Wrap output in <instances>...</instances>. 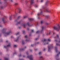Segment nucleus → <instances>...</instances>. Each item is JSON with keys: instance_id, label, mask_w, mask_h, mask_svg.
<instances>
[{"instance_id": "nucleus-1", "label": "nucleus", "mask_w": 60, "mask_h": 60, "mask_svg": "<svg viewBox=\"0 0 60 60\" xmlns=\"http://www.w3.org/2000/svg\"><path fill=\"white\" fill-rule=\"evenodd\" d=\"M2 33L3 34L4 36L5 37H6V36H7L8 35H10V33H11V31L10 30L8 31H6L4 29L2 30Z\"/></svg>"}, {"instance_id": "nucleus-2", "label": "nucleus", "mask_w": 60, "mask_h": 60, "mask_svg": "<svg viewBox=\"0 0 60 60\" xmlns=\"http://www.w3.org/2000/svg\"><path fill=\"white\" fill-rule=\"evenodd\" d=\"M54 28L55 30L57 31H58L60 30V25H58V26H55L54 27Z\"/></svg>"}, {"instance_id": "nucleus-3", "label": "nucleus", "mask_w": 60, "mask_h": 60, "mask_svg": "<svg viewBox=\"0 0 60 60\" xmlns=\"http://www.w3.org/2000/svg\"><path fill=\"white\" fill-rule=\"evenodd\" d=\"M27 25L28 26H31V24H30V23H29V22H27V24L24 23L23 24H22V26H23L24 28H25V27H26V26Z\"/></svg>"}, {"instance_id": "nucleus-4", "label": "nucleus", "mask_w": 60, "mask_h": 60, "mask_svg": "<svg viewBox=\"0 0 60 60\" xmlns=\"http://www.w3.org/2000/svg\"><path fill=\"white\" fill-rule=\"evenodd\" d=\"M48 51H50V50H51V49L53 48V46H52L51 45H50V46H49L48 47Z\"/></svg>"}, {"instance_id": "nucleus-5", "label": "nucleus", "mask_w": 60, "mask_h": 60, "mask_svg": "<svg viewBox=\"0 0 60 60\" xmlns=\"http://www.w3.org/2000/svg\"><path fill=\"white\" fill-rule=\"evenodd\" d=\"M42 11L41 9H40V12L38 14V16L39 17V16L41 15H42Z\"/></svg>"}, {"instance_id": "nucleus-6", "label": "nucleus", "mask_w": 60, "mask_h": 60, "mask_svg": "<svg viewBox=\"0 0 60 60\" xmlns=\"http://www.w3.org/2000/svg\"><path fill=\"white\" fill-rule=\"evenodd\" d=\"M27 58H29L30 60H33V56L32 55H30V56H27Z\"/></svg>"}, {"instance_id": "nucleus-7", "label": "nucleus", "mask_w": 60, "mask_h": 60, "mask_svg": "<svg viewBox=\"0 0 60 60\" xmlns=\"http://www.w3.org/2000/svg\"><path fill=\"white\" fill-rule=\"evenodd\" d=\"M25 38H26V41H29V40H28V36L27 35H26L25 36Z\"/></svg>"}, {"instance_id": "nucleus-8", "label": "nucleus", "mask_w": 60, "mask_h": 60, "mask_svg": "<svg viewBox=\"0 0 60 60\" xmlns=\"http://www.w3.org/2000/svg\"><path fill=\"white\" fill-rule=\"evenodd\" d=\"M34 0H30V5H31L33 4L34 3Z\"/></svg>"}, {"instance_id": "nucleus-9", "label": "nucleus", "mask_w": 60, "mask_h": 60, "mask_svg": "<svg viewBox=\"0 0 60 60\" xmlns=\"http://www.w3.org/2000/svg\"><path fill=\"white\" fill-rule=\"evenodd\" d=\"M42 29L40 30V32L41 33L43 32V30H44V26H42Z\"/></svg>"}, {"instance_id": "nucleus-10", "label": "nucleus", "mask_w": 60, "mask_h": 60, "mask_svg": "<svg viewBox=\"0 0 60 60\" xmlns=\"http://www.w3.org/2000/svg\"><path fill=\"white\" fill-rule=\"evenodd\" d=\"M10 46H11V44H9V45H7V46H4V48H5L6 49H7L8 48V47H10Z\"/></svg>"}, {"instance_id": "nucleus-11", "label": "nucleus", "mask_w": 60, "mask_h": 60, "mask_svg": "<svg viewBox=\"0 0 60 60\" xmlns=\"http://www.w3.org/2000/svg\"><path fill=\"white\" fill-rule=\"evenodd\" d=\"M46 11H45V12H46V11L47 12H49V13H50V12H51V11L50 10H48L47 9H46Z\"/></svg>"}, {"instance_id": "nucleus-12", "label": "nucleus", "mask_w": 60, "mask_h": 60, "mask_svg": "<svg viewBox=\"0 0 60 60\" xmlns=\"http://www.w3.org/2000/svg\"><path fill=\"white\" fill-rule=\"evenodd\" d=\"M19 37H18L17 38V39L16 40H15H15H14L15 41H19Z\"/></svg>"}, {"instance_id": "nucleus-13", "label": "nucleus", "mask_w": 60, "mask_h": 60, "mask_svg": "<svg viewBox=\"0 0 60 60\" xmlns=\"http://www.w3.org/2000/svg\"><path fill=\"white\" fill-rule=\"evenodd\" d=\"M2 20L4 23H5L6 21H5V20H4V18H2Z\"/></svg>"}, {"instance_id": "nucleus-14", "label": "nucleus", "mask_w": 60, "mask_h": 60, "mask_svg": "<svg viewBox=\"0 0 60 60\" xmlns=\"http://www.w3.org/2000/svg\"><path fill=\"white\" fill-rule=\"evenodd\" d=\"M39 58L40 59H42L43 60V57L42 56H40L39 57Z\"/></svg>"}, {"instance_id": "nucleus-15", "label": "nucleus", "mask_w": 60, "mask_h": 60, "mask_svg": "<svg viewBox=\"0 0 60 60\" xmlns=\"http://www.w3.org/2000/svg\"><path fill=\"white\" fill-rule=\"evenodd\" d=\"M28 16L27 15H25L23 16V18L24 19H26V18H27Z\"/></svg>"}, {"instance_id": "nucleus-16", "label": "nucleus", "mask_w": 60, "mask_h": 60, "mask_svg": "<svg viewBox=\"0 0 60 60\" xmlns=\"http://www.w3.org/2000/svg\"><path fill=\"white\" fill-rule=\"evenodd\" d=\"M20 22H17L16 24V25H19V24H20Z\"/></svg>"}, {"instance_id": "nucleus-17", "label": "nucleus", "mask_w": 60, "mask_h": 60, "mask_svg": "<svg viewBox=\"0 0 60 60\" xmlns=\"http://www.w3.org/2000/svg\"><path fill=\"white\" fill-rule=\"evenodd\" d=\"M25 49V48L24 49H19V51H22V50H24Z\"/></svg>"}, {"instance_id": "nucleus-18", "label": "nucleus", "mask_w": 60, "mask_h": 60, "mask_svg": "<svg viewBox=\"0 0 60 60\" xmlns=\"http://www.w3.org/2000/svg\"><path fill=\"white\" fill-rule=\"evenodd\" d=\"M45 17L46 18H49V15H45Z\"/></svg>"}, {"instance_id": "nucleus-19", "label": "nucleus", "mask_w": 60, "mask_h": 60, "mask_svg": "<svg viewBox=\"0 0 60 60\" xmlns=\"http://www.w3.org/2000/svg\"><path fill=\"white\" fill-rule=\"evenodd\" d=\"M60 54V52H59V54H57V55L56 56V57H58L59 56V54Z\"/></svg>"}, {"instance_id": "nucleus-20", "label": "nucleus", "mask_w": 60, "mask_h": 60, "mask_svg": "<svg viewBox=\"0 0 60 60\" xmlns=\"http://www.w3.org/2000/svg\"><path fill=\"white\" fill-rule=\"evenodd\" d=\"M46 41V39H45L44 40H42V41L43 42H45V41Z\"/></svg>"}, {"instance_id": "nucleus-21", "label": "nucleus", "mask_w": 60, "mask_h": 60, "mask_svg": "<svg viewBox=\"0 0 60 60\" xmlns=\"http://www.w3.org/2000/svg\"><path fill=\"white\" fill-rule=\"evenodd\" d=\"M49 2V1H47L45 3V5H47L48 4V3Z\"/></svg>"}, {"instance_id": "nucleus-22", "label": "nucleus", "mask_w": 60, "mask_h": 60, "mask_svg": "<svg viewBox=\"0 0 60 60\" xmlns=\"http://www.w3.org/2000/svg\"><path fill=\"white\" fill-rule=\"evenodd\" d=\"M44 23V21L43 20H42L41 21V24H43Z\"/></svg>"}, {"instance_id": "nucleus-23", "label": "nucleus", "mask_w": 60, "mask_h": 60, "mask_svg": "<svg viewBox=\"0 0 60 60\" xmlns=\"http://www.w3.org/2000/svg\"><path fill=\"white\" fill-rule=\"evenodd\" d=\"M55 51H56V52H57L58 51H57V48L56 47H55Z\"/></svg>"}, {"instance_id": "nucleus-24", "label": "nucleus", "mask_w": 60, "mask_h": 60, "mask_svg": "<svg viewBox=\"0 0 60 60\" xmlns=\"http://www.w3.org/2000/svg\"><path fill=\"white\" fill-rule=\"evenodd\" d=\"M19 34V32H18L17 33H16L15 34V35H18Z\"/></svg>"}, {"instance_id": "nucleus-25", "label": "nucleus", "mask_w": 60, "mask_h": 60, "mask_svg": "<svg viewBox=\"0 0 60 60\" xmlns=\"http://www.w3.org/2000/svg\"><path fill=\"white\" fill-rule=\"evenodd\" d=\"M29 20L30 21H32V20H33V19L30 18L29 19Z\"/></svg>"}, {"instance_id": "nucleus-26", "label": "nucleus", "mask_w": 60, "mask_h": 60, "mask_svg": "<svg viewBox=\"0 0 60 60\" xmlns=\"http://www.w3.org/2000/svg\"><path fill=\"white\" fill-rule=\"evenodd\" d=\"M9 60V59L6 58H5L4 59V60Z\"/></svg>"}, {"instance_id": "nucleus-27", "label": "nucleus", "mask_w": 60, "mask_h": 60, "mask_svg": "<svg viewBox=\"0 0 60 60\" xmlns=\"http://www.w3.org/2000/svg\"><path fill=\"white\" fill-rule=\"evenodd\" d=\"M22 43L23 44H25V42H24V41L22 40Z\"/></svg>"}, {"instance_id": "nucleus-28", "label": "nucleus", "mask_w": 60, "mask_h": 60, "mask_svg": "<svg viewBox=\"0 0 60 60\" xmlns=\"http://www.w3.org/2000/svg\"><path fill=\"white\" fill-rule=\"evenodd\" d=\"M39 32L40 31H38L36 32V34H38V33H39Z\"/></svg>"}, {"instance_id": "nucleus-29", "label": "nucleus", "mask_w": 60, "mask_h": 60, "mask_svg": "<svg viewBox=\"0 0 60 60\" xmlns=\"http://www.w3.org/2000/svg\"><path fill=\"white\" fill-rule=\"evenodd\" d=\"M1 8L2 9H4V7L3 6H1Z\"/></svg>"}, {"instance_id": "nucleus-30", "label": "nucleus", "mask_w": 60, "mask_h": 60, "mask_svg": "<svg viewBox=\"0 0 60 60\" xmlns=\"http://www.w3.org/2000/svg\"><path fill=\"white\" fill-rule=\"evenodd\" d=\"M14 47L15 48H16V47H17V45H14Z\"/></svg>"}, {"instance_id": "nucleus-31", "label": "nucleus", "mask_w": 60, "mask_h": 60, "mask_svg": "<svg viewBox=\"0 0 60 60\" xmlns=\"http://www.w3.org/2000/svg\"><path fill=\"white\" fill-rule=\"evenodd\" d=\"M9 19H10V20L11 19V16L9 17Z\"/></svg>"}, {"instance_id": "nucleus-32", "label": "nucleus", "mask_w": 60, "mask_h": 60, "mask_svg": "<svg viewBox=\"0 0 60 60\" xmlns=\"http://www.w3.org/2000/svg\"><path fill=\"white\" fill-rule=\"evenodd\" d=\"M18 3H15V5H18Z\"/></svg>"}, {"instance_id": "nucleus-33", "label": "nucleus", "mask_w": 60, "mask_h": 60, "mask_svg": "<svg viewBox=\"0 0 60 60\" xmlns=\"http://www.w3.org/2000/svg\"><path fill=\"white\" fill-rule=\"evenodd\" d=\"M56 45H57V46H60V44H58L57 43H56Z\"/></svg>"}, {"instance_id": "nucleus-34", "label": "nucleus", "mask_w": 60, "mask_h": 60, "mask_svg": "<svg viewBox=\"0 0 60 60\" xmlns=\"http://www.w3.org/2000/svg\"><path fill=\"white\" fill-rule=\"evenodd\" d=\"M39 54L40 55H41V52H39Z\"/></svg>"}, {"instance_id": "nucleus-35", "label": "nucleus", "mask_w": 60, "mask_h": 60, "mask_svg": "<svg viewBox=\"0 0 60 60\" xmlns=\"http://www.w3.org/2000/svg\"><path fill=\"white\" fill-rule=\"evenodd\" d=\"M10 1L12 3L13 2V0H10Z\"/></svg>"}, {"instance_id": "nucleus-36", "label": "nucleus", "mask_w": 60, "mask_h": 60, "mask_svg": "<svg viewBox=\"0 0 60 60\" xmlns=\"http://www.w3.org/2000/svg\"><path fill=\"white\" fill-rule=\"evenodd\" d=\"M25 31L24 30H23L22 31V33H23V34H24V33H25Z\"/></svg>"}, {"instance_id": "nucleus-37", "label": "nucleus", "mask_w": 60, "mask_h": 60, "mask_svg": "<svg viewBox=\"0 0 60 60\" xmlns=\"http://www.w3.org/2000/svg\"><path fill=\"white\" fill-rule=\"evenodd\" d=\"M38 5H36L35 6V7H38Z\"/></svg>"}, {"instance_id": "nucleus-38", "label": "nucleus", "mask_w": 60, "mask_h": 60, "mask_svg": "<svg viewBox=\"0 0 60 60\" xmlns=\"http://www.w3.org/2000/svg\"><path fill=\"white\" fill-rule=\"evenodd\" d=\"M43 2V0H41V3H42V2Z\"/></svg>"}, {"instance_id": "nucleus-39", "label": "nucleus", "mask_w": 60, "mask_h": 60, "mask_svg": "<svg viewBox=\"0 0 60 60\" xmlns=\"http://www.w3.org/2000/svg\"><path fill=\"white\" fill-rule=\"evenodd\" d=\"M49 4H50L51 5V4H52V2H50L49 3Z\"/></svg>"}, {"instance_id": "nucleus-40", "label": "nucleus", "mask_w": 60, "mask_h": 60, "mask_svg": "<svg viewBox=\"0 0 60 60\" xmlns=\"http://www.w3.org/2000/svg\"><path fill=\"white\" fill-rule=\"evenodd\" d=\"M38 50V49H35V51H36Z\"/></svg>"}, {"instance_id": "nucleus-41", "label": "nucleus", "mask_w": 60, "mask_h": 60, "mask_svg": "<svg viewBox=\"0 0 60 60\" xmlns=\"http://www.w3.org/2000/svg\"><path fill=\"white\" fill-rule=\"evenodd\" d=\"M2 26H2L1 25H0V27H2Z\"/></svg>"}, {"instance_id": "nucleus-42", "label": "nucleus", "mask_w": 60, "mask_h": 60, "mask_svg": "<svg viewBox=\"0 0 60 60\" xmlns=\"http://www.w3.org/2000/svg\"><path fill=\"white\" fill-rule=\"evenodd\" d=\"M21 11V10H20L19 11V13H20V11Z\"/></svg>"}, {"instance_id": "nucleus-43", "label": "nucleus", "mask_w": 60, "mask_h": 60, "mask_svg": "<svg viewBox=\"0 0 60 60\" xmlns=\"http://www.w3.org/2000/svg\"><path fill=\"white\" fill-rule=\"evenodd\" d=\"M27 30H28V31L29 30V28H27Z\"/></svg>"}, {"instance_id": "nucleus-44", "label": "nucleus", "mask_w": 60, "mask_h": 60, "mask_svg": "<svg viewBox=\"0 0 60 60\" xmlns=\"http://www.w3.org/2000/svg\"><path fill=\"white\" fill-rule=\"evenodd\" d=\"M32 32L33 33H34V30H32Z\"/></svg>"}, {"instance_id": "nucleus-45", "label": "nucleus", "mask_w": 60, "mask_h": 60, "mask_svg": "<svg viewBox=\"0 0 60 60\" xmlns=\"http://www.w3.org/2000/svg\"><path fill=\"white\" fill-rule=\"evenodd\" d=\"M11 38H13V37L12 36L11 37Z\"/></svg>"}, {"instance_id": "nucleus-46", "label": "nucleus", "mask_w": 60, "mask_h": 60, "mask_svg": "<svg viewBox=\"0 0 60 60\" xmlns=\"http://www.w3.org/2000/svg\"><path fill=\"white\" fill-rule=\"evenodd\" d=\"M31 46L32 47H33L34 46V45H31Z\"/></svg>"}, {"instance_id": "nucleus-47", "label": "nucleus", "mask_w": 60, "mask_h": 60, "mask_svg": "<svg viewBox=\"0 0 60 60\" xmlns=\"http://www.w3.org/2000/svg\"><path fill=\"white\" fill-rule=\"evenodd\" d=\"M49 43L48 42L47 43H46V44H48Z\"/></svg>"}, {"instance_id": "nucleus-48", "label": "nucleus", "mask_w": 60, "mask_h": 60, "mask_svg": "<svg viewBox=\"0 0 60 60\" xmlns=\"http://www.w3.org/2000/svg\"><path fill=\"white\" fill-rule=\"evenodd\" d=\"M57 38H58V37H59V36H58V35H57Z\"/></svg>"}, {"instance_id": "nucleus-49", "label": "nucleus", "mask_w": 60, "mask_h": 60, "mask_svg": "<svg viewBox=\"0 0 60 60\" xmlns=\"http://www.w3.org/2000/svg\"><path fill=\"white\" fill-rule=\"evenodd\" d=\"M48 40L49 41H50V40L49 39H48Z\"/></svg>"}, {"instance_id": "nucleus-50", "label": "nucleus", "mask_w": 60, "mask_h": 60, "mask_svg": "<svg viewBox=\"0 0 60 60\" xmlns=\"http://www.w3.org/2000/svg\"><path fill=\"white\" fill-rule=\"evenodd\" d=\"M45 50H46V49H44V51H45Z\"/></svg>"}, {"instance_id": "nucleus-51", "label": "nucleus", "mask_w": 60, "mask_h": 60, "mask_svg": "<svg viewBox=\"0 0 60 60\" xmlns=\"http://www.w3.org/2000/svg\"><path fill=\"white\" fill-rule=\"evenodd\" d=\"M19 56H21V55H19Z\"/></svg>"}, {"instance_id": "nucleus-52", "label": "nucleus", "mask_w": 60, "mask_h": 60, "mask_svg": "<svg viewBox=\"0 0 60 60\" xmlns=\"http://www.w3.org/2000/svg\"><path fill=\"white\" fill-rule=\"evenodd\" d=\"M23 56L24 57H26V56Z\"/></svg>"}, {"instance_id": "nucleus-53", "label": "nucleus", "mask_w": 60, "mask_h": 60, "mask_svg": "<svg viewBox=\"0 0 60 60\" xmlns=\"http://www.w3.org/2000/svg\"><path fill=\"white\" fill-rule=\"evenodd\" d=\"M26 54L27 55L28 54V52H26Z\"/></svg>"}, {"instance_id": "nucleus-54", "label": "nucleus", "mask_w": 60, "mask_h": 60, "mask_svg": "<svg viewBox=\"0 0 60 60\" xmlns=\"http://www.w3.org/2000/svg\"><path fill=\"white\" fill-rule=\"evenodd\" d=\"M26 47H25V49H26Z\"/></svg>"}, {"instance_id": "nucleus-55", "label": "nucleus", "mask_w": 60, "mask_h": 60, "mask_svg": "<svg viewBox=\"0 0 60 60\" xmlns=\"http://www.w3.org/2000/svg\"><path fill=\"white\" fill-rule=\"evenodd\" d=\"M38 39V38L36 39V40H37Z\"/></svg>"}, {"instance_id": "nucleus-56", "label": "nucleus", "mask_w": 60, "mask_h": 60, "mask_svg": "<svg viewBox=\"0 0 60 60\" xmlns=\"http://www.w3.org/2000/svg\"><path fill=\"white\" fill-rule=\"evenodd\" d=\"M16 52H15L14 54H16Z\"/></svg>"}, {"instance_id": "nucleus-57", "label": "nucleus", "mask_w": 60, "mask_h": 60, "mask_svg": "<svg viewBox=\"0 0 60 60\" xmlns=\"http://www.w3.org/2000/svg\"><path fill=\"white\" fill-rule=\"evenodd\" d=\"M50 34V32L49 33V34Z\"/></svg>"}, {"instance_id": "nucleus-58", "label": "nucleus", "mask_w": 60, "mask_h": 60, "mask_svg": "<svg viewBox=\"0 0 60 60\" xmlns=\"http://www.w3.org/2000/svg\"><path fill=\"white\" fill-rule=\"evenodd\" d=\"M38 19H40V17H38Z\"/></svg>"}, {"instance_id": "nucleus-59", "label": "nucleus", "mask_w": 60, "mask_h": 60, "mask_svg": "<svg viewBox=\"0 0 60 60\" xmlns=\"http://www.w3.org/2000/svg\"><path fill=\"white\" fill-rule=\"evenodd\" d=\"M48 34H48V33H47V34H46V35H48Z\"/></svg>"}, {"instance_id": "nucleus-60", "label": "nucleus", "mask_w": 60, "mask_h": 60, "mask_svg": "<svg viewBox=\"0 0 60 60\" xmlns=\"http://www.w3.org/2000/svg\"><path fill=\"white\" fill-rule=\"evenodd\" d=\"M8 41H6V42H8Z\"/></svg>"}, {"instance_id": "nucleus-61", "label": "nucleus", "mask_w": 60, "mask_h": 60, "mask_svg": "<svg viewBox=\"0 0 60 60\" xmlns=\"http://www.w3.org/2000/svg\"><path fill=\"white\" fill-rule=\"evenodd\" d=\"M30 50L31 52H32V50Z\"/></svg>"}, {"instance_id": "nucleus-62", "label": "nucleus", "mask_w": 60, "mask_h": 60, "mask_svg": "<svg viewBox=\"0 0 60 60\" xmlns=\"http://www.w3.org/2000/svg\"><path fill=\"white\" fill-rule=\"evenodd\" d=\"M37 44H38L39 43V42H37Z\"/></svg>"}, {"instance_id": "nucleus-63", "label": "nucleus", "mask_w": 60, "mask_h": 60, "mask_svg": "<svg viewBox=\"0 0 60 60\" xmlns=\"http://www.w3.org/2000/svg\"><path fill=\"white\" fill-rule=\"evenodd\" d=\"M37 2H38V0H37Z\"/></svg>"}, {"instance_id": "nucleus-64", "label": "nucleus", "mask_w": 60, "mask_h": 60, "mask_svg": "<svg viewBox=\"0 0 60 60\" xmlns=\"http://www.w3.org/2000/svg\"><path fill=\"white\" fill-rule=\"evenodd\" d=\"M19 28H20V27H19Z\"/></svg>"}]
</instances>
